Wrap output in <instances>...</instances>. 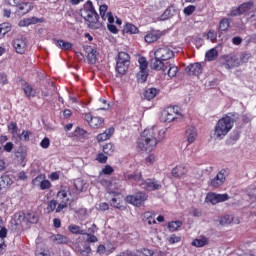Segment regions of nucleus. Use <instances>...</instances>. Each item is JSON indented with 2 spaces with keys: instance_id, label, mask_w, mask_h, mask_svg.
<instances>
[{
  "instance_id": "f03ea898",
  "label": "nucleus",
  "mask_w": 256,
  "mask_h": 256,
  "mask_svg": "<svg viewBox=\"0 0 256 256\" xmlns=\"http://www.w3.org/2000/svg\"><path fill=\"white\" fill-rule=\"evenodd\" d=\"M81 17L86 21L89 29H99L101 27V22H99V14L95 7L93 6V2L88 0L83 8L80 10Z\"/></svg>"
},
{
  "instance_id": "412c9836",
  "label": "nucleus",
  "mask_w": 256,
  "mask_h": 256,
  "mask_svg": "<svg viewBox=\"0 0 256 256\" xmlns=\"http://www.w3.org/2000/svg\"><path fill=\"white\" fill-rule=\"evenodd\" d=\"M50 240L57 245H67L69 243V237L63 234H53L50 236Z\"/></svg>"
},
{
  "instance_id": "0eeeda50",
  "label": "nucleus",
  "mask_w": 256,
  "mask_h": 256,
  "mask_svg": "<svg viewBox=\"0 0 256 256\" xmlns=\"http://www.w3.org/2000/svg\"><path fill=\"white\" fill-rule=\"evenodd\" d=\"M152 53L156 59H160L161 61H169L175 57V52L167 46L153 50Z\"/></svg>"
},
{
  "instance_id": "de8ad7c7",
  "label": "nucleus",
  "mask_w": 256,
  "mask_h": 256,
  "mask_svg": "<svg viewBox=\"0 0 256 256\" xmlns=\"http://www.w3.org/2000/svg\"><path fill=\"white\" fill-rule=\"evenodd\" d=\"M57 200L53 199V200H50L47 204V207H46V211L48 214H51L53 213V211H56L57 209Z\"/></svg>"
},
{
  "instance_id": "4d7b16f0",
  "label": "nucleus",
  "mask_w": 256,
  "mask_h": 256,
  "mask_svg": "<svg viewBox=\"0 0 256 256\" xmlns=\"http://www.w3.org/2000/svg\"><path fill=\"white\" fill-rule=\"evenodd\" d=\"M8 131H10L12 135H17V132L19 131V128L17 127V122H11L8 125Z\"/></svg>"
},
{
  "instance_id": "3c124183",
  "label": "nucleus",
  "mask_w": 256,
  "mask_h": 256,
  "mask_svg": "<svg viewBox=\"0 0 256 256\" xmlns=\"http://www.w3.org/2000/svg\"><path fill=\"white\" fill-rule=\"evenodd\" d=\"M206 201L207 203H211L212 205H217L218 199H217V194L215 193H209L206 196Z\"/></svg>"
},
{
  "instance_id": "c85d7f7f",
  "label": "nucleus",
  "mask_w": 256,
  "mask_h": 256,
  "mask_svg": "<svg viewBox=\"0 0 256 256\" xmlns=\"http://www.w3.org/2000/svg\"><path fill=\"white\" fill-rule=\"evenodd\" d=\"M129 65L131 64L116 62V68H115L116 73H118V75H125L127 71H129Z\"/></svg>"
},
{
  "instance_id": "72a5a7b5",
  "label": "nucleus",
  "mask_w": 256,
  "mask_h": 256,
  "mask_svg": "<svg viewBox=\"0 0 256 256\" xmlns=\"http://www.w3.org/2000/svg\"><path fill=\"white\" fill-rule=\"evenodd\" d=\"M24 219L25 221H27V223H32V224L39 223V217L37 216V214H35V212H27L24 215Z\"/></svg>"
},
{
  "instance_id": "37998d69",
  "label": "nucleus",
  "mask_w": 256,
  "mask_h": 256,
  "mask_svg": "<svg viewBox=\"0 0 256 256\" xmlns=\"http://www.w3.org/2000/svg\"><path fill=\"white\" fill-rule=\"evenodd\" d=\"M149 77V70H140L137 74V79L139 83H145Z\"/></svg>"
},
{
  "instance_id": "bf43d9fd",
  "label": "nucleus",
  "mask_w": 256,
  "mask_h": 256,
  "mask_svg": "<svg viewBox=\"0 0 256 256\" xmlns=\"http://www.w3.org/2000/svg\"><path fill=\"white\" fill-rule=\"evenodd\" d=\"M107 159V155L103 154V152H100L96 155V161H98V163L105 164L107 163Z\"/></svg>"
},
{
  "instance_id": "338daca9",
  "label": "nucleus",
  "mask_w": 256,
  "mask_h": 256,
  "mask_svg": "<svg viewBox=\"0 0 256 256\" xmlns=\"http://www.w3.org/2000/svg\"><path fill=\"white\" fill-rule=\"evenodd\" d=\"M49 145H51V140H49V138H47V137H45L40 142V147H42V149H49Z\"/></svg>"
},
{
  "instance_id": "7c9ffc66",
  "label": "nucleus",
  "mask_w": 256,
  "mask_h": 256,
  "mask_svg": "<svg viewBox=\"0 0 256 256\" xmlns=\"http://www.w3.org/2000/svg\"><path fill=\"white\" fill-rule=\"evenodd\" d=\"M193 247H205V245H209V238L203 236L199 239H194L191 243Z\"/></svg>"
},
{
  "instance_id": "5701e85b",
  "label": "nucleus",
  "mask_w": 256,
  "mask_h": 256,
  "mask_svg": "<svg viewBox=\"0 0 256 256\" xmlns=\"http://www.w3.org/2000/svg\"><path fill=\"white\" fill-rule=\"evenodd\" d=\"M115 133V128H109L105 132L97 135L96 139L99 143L111 139V136Z\"/></svg>"
},
{
  "instance_id": "4468645a",
  "label": "nucleus",
  "mask_w": 256,
  "mask_h": 256,
  "mask_svg": "<svg viewBox=\"0 0 256 256\" xmlns=\"http://www.w3.org/2000/svg\"><path fill=\"white\" fill-rule=\"evenodd\" d=\"M186 73L191 77L192 75H195L196 77H199L201 73H203V66L201 63L196 62L194 64H190L186 67Z\"/></svg>"
},
{
  "instance_id": "9b49d317",
  "label": "nucleus",
  "mask_w": 256,
  "mask_h": 256,
  "mask_svg": "<svg viewBox=\"0 0 256 256\" xmlns=\"http://www.w3.org/2000/svg\"><path fill=\"white\" fill-rule=\"evenodd\" d=\"M140 187H142V189H145V191H159V189H161V187L163 186L161 185V182L159 180H156L154 178H148L142 181Z\"/></svg>"
},
{
  "instance_id": "c03bdc74",
  "label": "nucleus",
  "mask_w": 256,
  "mask_h": 256,
  "mask_svg": "<svg viewBox=\"0 0 256 256\" xmlns=\"http://www.w3.org/2000/svg\"><path fill=\"white\" fill-rule=\"evenodd\" d=\"M104 155H113L115 153V145L113 143H107L103 146Z\"/></svg>"
},
{
  "instance_id": "774afa93",
  "label": "nucleus",
  "mask_w": 256,
  "mask_h": 256,
  "mask_svg": "<svg viewBox=\"0 0 256 256\" xmlns=\"http://www.w3.org/2000/svg\"><path fill=\"white\" fill-rule=\"evenodd\" d=\"M117 256H137V254L134 253L133 251L126 250V251L120 252Z\"/></svg>"
},
{
  "instance_id": "aec40b11",
  "label": "nucleus",
  "mask_w": 256,
  "mask_h": 256,
  "mask_svg": "<svg viewBox=\"0 0 256 256\" xmlns=\"http://www.w3.org/2000/svg\"><path fill=\"white\" fill-rule=\"evenodd\" d=\"M22 91H24V95L28 98L31 99V97H34L35 94H33V86L29 84L27 81L21 79L20 80Z\"/></svg>"
},
{
  "instance_id": "ea45409f",
  "label": "nucleus",
  "mask_w": 256,
  "mask_h": 256,
  "mask_svg": "<svg viewBox=\"0 0 256 256\" xmlns=\"http://www.w3.org/2000/svg\"><path fill=\"white\" fill-rule=\"evenodd\" d=\"M67 193H69V188L62 187L57 193L58 199H61V201H66V203H69V198H67Z\"/></svg>"
},
{
  "instance_id": "49530a36",
  "label": "nucleus",
  "mask_w": 256,
  "mask_h": 256,
  "mask_svg": "<svg viewBox=\"0 0 256 256\" xmlns=\"http://www.w3.org/2000/svg\"><path fill=\"white\" fill-rule=\"evenodd\" d=\"M78 253H80L82 256L91 255V245L85 243L82 248L78 249Z\"/></svg>"
},
{
  "instance_id": "423d86ee",
  "label": "nucleus",
  "mask_w": 256,
  "mask_h": 256,
  "mask_svg": "<svg viewBox=\"0 0 256 256\" xmlns=\"http://www.w3.org/2000/svg\"><path fill=\"white\" fill-rule=\"evenodd\" d=\"M149 199V195L145 192H137L133 195H128L126 197L127 203L134 205V207H141L145 204V201Z\"/></svg>"
},
{
  "instance_id": "680f3d73",
  "label": "nucleus",
  "mask_w": 256,
  "mask_h": 256,
  "mask_svg": "<svg viewBox=\"0 0 256 256\" xmlns=\"http://www.w3.org/2000/svg\"><path fill=\"white\" fill-rule=\"evenodd\" d=\"M181 242V237L172 234L169 238H168V243L170 245H175V243H180Z\"/></svg>"
},
{
  "instance_id": "09e8293b",
  "label": "nucleus",
  "mask_w": 256,
  "mask_h": 256,
  "mask_svg": "<svg viewBox=\"0 0 256 256\" xmlns=\"http://www.w3.org/2000/svg\"><path fill=\"white\" fill-rule=\"evenodd\" d=\"M95 53H97V51L92 50L87 55V61L90 65H95L97 63V54Z\"/></svg>"
},
{
  "instance_id": "13d9d810",
  "label": "nucleus",
  "mask_w": 256,
  "mask_h": 256,
  "mask_svg": "<svg viewBox=\"0 0 256 256\" xmlns=\"http://www.w3.org/2000/svg\"><path fill=\"white\" fill-rule=\"evenodd\" d=\"M207 39L212 43H215L217 41V32L215 30H209L207 33Z\"/></svg>"
},
{
  "instance_id": "6e6552de",
  "label": "nucleus",
  "mask_w": 256,
  "mask_h": 256,
  "mask_svg": "<svg viewBox=\"0 0 256 256\" xmlns=\"http://www.w3.org/2000/svg\"><path fill=\"white\" fill-rule=\"evenodd\" d=\"M84 120L87 121L92 129H101L105 125V120L99 116H93L91 113L84 114Z\"/></svg>"
},
{
  "instance_id": "864d4df0",
  "label": "nucleus",
  "mask_w": 256,
  "mask_h": 256,
  "mask_svg": "<svg viewBox=\"0 0 256 256\" xmlns=\"http://www.w3.org/2000/svg\"><path fill=\"white\" fill-rule=\"evenodd\" d=\"M43 179H45V174H39L35 179L32 180V185L34 187H39L43 182Z\"/></svg>"
},
{
  "instance_id": "4c0bfd02",
  "label": "nucleus",
  "mask_w": 256,
  "mask_h": 256,
  "mask_svg": "<svg viewBox=\"0 0 256 256\" xmlns=\"http://www.w3.org/2000/svg\"><path fill=\"white\" fill-rule=\"evenodd\" d=\"M68 231H70V233H73V235H87V232H85V230H81V227L75 224L70 225L68 227Z\"/></svg>"
},
{
  "instance_id": "b1692460",
  "label": "nucleus",
  "mask_w": 256,
  "mask_h": 256,
  "mask_svg": "<svg viewBox=\"0 0 256 256\" xmlns=\"http://www.w3.org/2000/svg\"><path fill=\"white\" fill-rule=\"evenodd\" d=\"M124 178L126 181H135V183H139V181H143V175L141 174V172L126 173L124 174Z\"/></svg>"
},
{
  "instance_id": "9d476101",
  "label": "nucleus",
  "mask_w": 256,
  "mask_h": 256,
  "mask_svg": "<svg viewBox=\"0 0 256 256\" xmlns=\"http://www.w3.org/2000/svg\"><path fill=\"white\" fill-rule=\"evenodd\" d=\"M12 45L19 55H25V51H27V37L21 35L15 38L12 42Z\"/></svg>"
},
{
  "instance_id": "a878e982",
  "label": "nucleus",
  "mask_w": 256,
  "mask_h": 256,
  "mask_svg": "<svg viewBox=\"0 0 256 256\" xmlns=\"http://www.w3.org/2000/svg\"><path fill=\"white\" fill-rule=\"evenodd\" d=\"M123 33H127L128 35H137V33H139V28L133 23H126L123 28Z\"/></svg>"
},
{
  "instance_id": "6e6d98bb",
  "label": "nucleus",
  "mask_w": 256,
  "mask_h": 256,
  "mask_svg": "<svg viewBox=\"0 0 256 256\" xmlns=\"http://www.w3.org/2000/svg\"><path fill=\"white\" fill-rule=\"evenodd\" d=\"M41 191H45L47 189H51L52 185H51V181L47 180V179H43L42 182L39 185Z\"/></svg>"
},
{
  "instance_id": "cd10ccee",
  "label": "nucleus",
  "mask_w": 256,
  "mask_h": 256,
  "mask_svg": "<svg viewBox=\"0 0 256 256\" xmlns=\"http://www.w3.org/2000/svg\"><path fill=\"white\" fill-rule=\"evenodd\" d=\"M161 38V35L158 32H148L145 37L144 40L146 43H155V41H159V39Z\"/></svg>"
},
{
  "instance_id": "20e7f679",
  "label": "nucleus",
  "mask_w": 256,
  "mask_h": 256,
  "mask_svg": "<svg viewBox=\"0 0 256 256\" xmlns=\"http://www.w3.org/2000/svg\"><path fill=\"white\" fill-rule=\"evenodd\" d=\"M179 119H183L179 106H168L162 111L161 121L163 123H173V121H179Z\"/></svg>"
},
{
  "instance_id": "c9c22d12",
  "label": "nucleus",
  "mask_w": 256,
  "mask_h": 256,
  "mask_svg": "<svg viewBox=\"0 0 256 256\" xmlns=\"http://www.w3.org/2000/svg\"><path fill=\"white\" fill-rule=\"evenodd\" d=\"M217 57H219V51H217L215 48L210 49L205 54L206 61H215Z\"/></svg>"
},
{
  "instance_id": "a211bd4d",
  "label": "nucleus",
  "mask_w": 256,
  "mask_h": 256,
  "mask_svg": "<svg viewBox=\"0 0 256 256\" xmlns=\"http://www.w3.org/2000/svg\"><path fill=\"white\" fill-rule=\"evenodd\" d=\"M197 129L194 126H189L185 131V139L188 141L189 145L195 143L197 140Z\"/></svg>"
},
{
  "instance_id": "58836bf2",
  "label": "nucleus",
  "mask_w": 256,
  "mask_h": 256,
  "mask_svg": "<svg viewBox=\"0 0 256 256\" xmlns=\"http://www.w3.org/2000/svg\"><path fill=\"white\" fill-rule=\"evenodd\" d=\"M220 225H231V223H233V221H235V218L229 214H226L224 216H221L218 219Z\"/></svg>"
},
{
  "instance_id": "f3484780",
  "label": "nucleus",
  "mask_w": 256,
  "mask_h": 256,
  "mask_svg": "<svg viewBox=\"0 0 256 256\" xmlns=\"http://www.w3.org/2000/svg\"><path fill=\"white\" fill-rule=\"evenodd\" d=\"M171 173L172 177H175V179H181L182 177H185L186 173H188V169L187 166L180 164L173 168Z\"/></svg>"
},
{
  "instance_id": "4be33fe9",
  "label": "nucleus",
  "mask_w": 256,
  "mask_h": 256,
  "mask_svg": "<svg viewBox=\"0 0 256 256\" xmlns=\"http://www.w3.org/2000/svg\"><path fill=\"white\" fill-rule=\"evenodd\" d=\"M166 71L168 77H170V79H173V77H177V73H179V68L175 64L167 62L165 66V72Z\"/></svg>"
},
{
  "instance_id": "2eb2a0df",
  "label": "nucleus",
  "mask_w": 256,
  "mask_h": 256,
  "mask_svg": "<svg viewBox=\"0 0 256 256\" xmlns=\"http://www.w3.org/2000/svg\"><path fill=\"white\" fill-rule=\"evenodd\" d=\"M166 66L167 64H165V61L161 60V58H157L154 56V58L150 60V67L154 71H163V73H165Z\"/></svg>"
},
{
  "instance_id": "8fccbe9b",
  "label": "nucleus",
  "mask_w": 256,
  "mask_h": 256,
  "mask_svg": "<svg viewBox=\"0 0 256 256\" xmlns=\"http://www.w3.org/2000/svg\"><path fill=\"white\" fill-rule=\"evenodd\" d=\"M229 19L223 18L219 23V29L220 31H228L230 27Z\"/></svg>"
},
{
  "instance_id": "0e129e2a",
  "label": "nucleus",
  "mask_w": 256,
  "mask_h": 256,
  "mask_svg": "<svg viewBox=\"0 0 256 256\" xmlns=\"http://www.w3.org/2000/svg\"><path fill=\"white\" fill-rule=\"evenodd\" d=\"M29 135H31V132L23 130L22 133L19 135L20 141H29Z\"/></svg>"
},
{
  "instance_id": "ddd939ff",
  "label": "nucleus",
  "mask_w": 256,
  "mask_h": 256,
  "mask_svg": "<svg viewBox=\"0 0 256 256\" xmlns=\"http://www.w3.org/2000/svg\"><path fill=\"white\" fill-rule=\"evenodd\" d=\"M108 9L109 6H107L106 4L100 5L99 13L101 19H103V21H108L109 25H111L115 23V17H113V13L107 12Z\"/></svg>"
},
{
  "instance_id": "79ce46f5",
  "label": "nucleus",
  "mask_w": 256,
  "mask_h": 256,
  "mask_svg": "<svg viewBox=\"0 0 256 256\" xmlns=\"http://www.w3.org/2000/svg\"><path fill=\"white\" fill-rule=\"evenodd\" d=\"M183 226V222L182 221H171L168 223V229L171 233H174V231H177V229H179L180 227Z\"/></svg>"
},
{
  "instance_id": "f8f14e48",
  "label": "nucleus",
  "mask_w": 256,
  "mask_h": 256,
  "mask_svg": "<svg viewBox=\"0 0 256 256\" xmlns=\"http://www.w3.org/2000/svg\"><path fill=\"white\" fill-rule=\"evenodd\" d=\"M221 59L224 61L223 65L225 69H235V67H239L240 65L239 58L232 54L223 55Z\"/></svg>"
},
{
  "instance_id": "39448f33",
  "label": "nucleus",
  "mask_w": 256,
  "mask_h": 256,
  "mask_svg": "<svg viewBox=\"0 0 256 256\" xmlns=\"http://www.w3.org/2000/svg\"><path fill=\"white\" fill-rule=\"evenodd\" d=\"M5 3L9 7H15L20 15H27V13L33 11V3L25 0H5Z\"/></svg>"
},
{
  "instance_id": "473e14b6",
  "label": "nucleus",
  "mask_w": 256,
  "mask_h": 256,
  "mask_svg": "<svg viewBox=\"0 0 256 256\" xmlns=\"http://www.w3.org/2000/svg\"><path fill=\"white\" fill-rule=\"evenodd\" d=\"M12 29L11 23L4 22L0 24V39H3L7 33H9Z\"/></svg>"
},
{
  "instance_id": "f257e3e1",
  "label": "nucleus",
  "mask_w": 256,
  "mask_h": 256,
  "mask_svg": "<svg viewBox=\"0 0 256 256\" xmlns=\"http://www.w3.org/2000/svg\"><path fill=\"white\" fill-rule=\"evenodd\" d=\"M166 133L167 129L160 128L159 126L145 129L137 141L138 149L146 153H151L157 147V144L165 139Z\"/></svg>"
},
{
  "instance_id": "2f4dec72",
  "label": "nucleus",
  "mask_w": 256,
  "mask_h": 256,
  "mask_svg": "<svg viewBox=\"0 0 256 256\" xmlns=\"http://www.w3.org/2000/svg\"><path fill=\"white\" fill-rule=\"evenodd\" d=\"M116 63L131 64V56L127 52H119Z\"/></svg>"
},
{
  "instance_id": "dca6fc26",
  "label": "nucleus",
  "mask_w": 256,
  "mask_h": 256,
  "mask_svg": "<svg viewBox=\"0 0 256 256\" xmlns=\"http://www.w3.org/2000/svg\"><path fill=\"white\" fill-rule=\"evenodd\" d=\"M37 23H45V18H37L35 16L24 18L19 22V27H29V25H37Z\"/></svg>"
},
{
  "instance_id": "c756f323",
  "label": "nucleus",
  "mask_w": 256,
  "mask_h": 256,
  "mask_svg": "<svg viewBox=\"0 0 256 256\" xmlns=\"http://www.w3.org/2000/svg\"><path fill=\"white\" fill-rule=\"evenodd\" d=\"M55 45L64 51H71V49H73V44L66 42L65 40H55Z\"/></svg>"
},
{
  "instance_id": "69168bd1",
  "label": "nucleus",
  "mask_w": 256,
  "mask_h": 256,
  "mask_svg": "<svg viewBox=\"0 0 256 256\" xmlns=\"http://www.w3.org/2000/svg\"><path fill=\"white\" fill-rule=\"evenodd\" d=\"M68 203L69 202L65 200L61 201V203L56 206V213H61L63 209L67 208Z\"/></svg>"
},
{
  "instance_id": "603ef678",
  "label": "nucleus",
  "mask_w": 256,
  "mask_h": 256,
  "mask_svg": "<svg viewBox=\"0 0 256 256\" xmlns=\"http://www.w3.org/2000/svg\"><path fill=\"white\" fill-rule=\"evenodd\" d=\"M114 172H115V169H113L111 165L107 164L104 166V168L100 172V175H113Z\"/></svg>"
},
{
  "instance_id": "f704fd0d",
  "label": "nucleus",
  "mask_w": 256,
  "mask_h": 256,
  "mask_svg": "<svg viewBox=\"0 0 256 256\" xmlns=\"http://www.w3.org/2000/svg\"><path fill=\"white\" fill-rule=\"evenodd\" d=\"M253 2H244L242 3L239 8H240V13L241 15H247L253 9Z\"/></svg>"
},
{
  "instance_id": "393cba45",
  "label": "nucleus",
  "mask_w": 256,
  "mask_h": 256,
  "mask_svg": "<svg viewBox=\"0 0 256 256\" xmlns=\"http://www.w3.org/2000/svg\"><path fill=\"white\" fill-rule=\"evenodd\" d=\"M74 187L76 193H83V191H87L88 185L85 183V180L78 178L74 181Z\"/></svg>"
},
{
  "instance_id": "a19ab883",
  "label": "nucleus",
  "mask_w": 256,
  "mask_h": 256,
  "mask_svg": "<svg viewBox=\"0 0 256 256\" xmlns=\"http://www.w3.org/2000/svg\"><path fill=\"white\" fill-rule=\"evenodd\" d=\"M73 135L77 139H87V130H84L83 128L77 127L75 131L73 132Z\"/></svg>"
},
{
  "instance_id": "5fc2aeb1",
  "label": "nucleus",
  "mask_w": 256,
  "mask_h": 256,
  "mask_svg": "<svg viewBox=\"0 0 256 256\" xmlns=\"http://www.w3.org/2000/svg\"><path fill=\"white\" fill-rule=\"evenodd\" d=\"M136 256H153V250L147 248L137 250Z\"/></svg>"
},
{
  "instance_id": "052dcab7",
  "label": "nucleus",
  "mask_w": 256,
  "mask_h": 256,
  "mask_svg": "<svg viewBox=\"0 0 256 256\" xmlns=\"http://www.w3.org/2000/svg\"><path fill=\"white\" fill-rule=\"evenodd\" d=\"M195 9L196 7L194 5H189L184 8L183 13L184 15H187L189 17L190 15H193V13H195Z\"/></svg>"
},
{
  "instance_id": "7ed1b4c3",
  "label": "nucleus",
  "mask_w": 256,
  "mask_h": 256,
  "mask_svg": "<svg viewBox=\"0 0 256 256\" xmlns=\"http://www.w3.org/2000/svg\"><path fill=\"white\" fill-rule=\"evenodd\" d=\"M233 125H235V119L229 115H225L219 119L214 128L215 139H223L233 129Z\"/></svg>"
},
{
  "instance_id": "bb28decb",
  "label": "nucleus",
  "mask_w": 256,
  "mask_h": 256,
  "mask_svg": "<svg viewBox=\"0 0 256 256\" xmlns=\"http://www.w3.org/2000/svg\"><path fill=\"white\" fill-rule=\"evenodd\" d=\"M158 94L159 90H157L156 88H148L144 91L143 97L144 99H147V101H151V99H155Z\"/></svg>"
},
{
  "instance_id": "a18cd8bd",
  "label": "nucleus",
  "mask_w": 256,
  "mask_h": 256,
  "mask_svg": "<svg viewBox=\"0 0 256 256\" xmlns=\"http://www.w3.org/2000/svg\"><path fill=\"white\" fill-rule=\"evenodd\" d=\"M111 206L115 207V209H120V211H123L125 209V206L121 204V198L114 197L111 199Z\"/></svg>"
},
{
  "instance_id": "e2e57ef3",
  "label": "nucleus",
  "mask_w": 256,
  "mask_h": 256,
  "mask_svg": "<svg viewBox=\"0 0 256 256\" xmlns=\"http://www.w3.org/2000/svg\"><path fill=\"white\" fill-rule=\"evenodd\" d=\"M155 217V213L151 211H146L142 214V221L145 223L148 219H153Z\"/></svg>"
},
{
  "instance_id": "e433bc0d",
  "label": "nucleus",
  "mask_w": 256,
  "mask_h": 256,
  "mask_svg": "<svg viewBox=\"0 0 256 256\" xmlns=\"http://www.w3.org/2000/svg\"><path fill=\"white\" fill-rule=\"evenodd\" d=\"M138 63L140 71H149V61H147L145 56H140L138 58Z\"/></svg>"
},
{
  "instance_id": "1a4fd4ad",
  "label": "nucleus",
  "mask_w": 256,
  "mask_h": 256,
  "mask_svg": "<svg viewBox=\"0 0 256 256\" xmlns=\"http://www.w3.org/2000/svg\"><path fill=\"white\" fill-rule=\"evenodd\" d=\"M227 170L221 169L219 173L210 180L209 185L213 189H219V187H222V185L225 184V181H227Z\"/></svg>"
},
{
  "instance_id": "6ab92c4d",
  "label": "nucleus",
  "mask_w": 256,
  "mask_h": 256,
  "mask_svg": "<svg viewBox=\"0 0 256 256\" xmlns=\"http://www.w3.org/2000/svg\"><path fill=\"white\" fill-rule=\"evenodd\" d=\"M11 185H13V180L11 177L7 174H3L0 177V193H3V191H5L7 187H11Z\"/></svg>"
}]
</instances>
